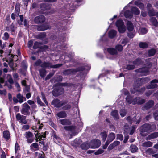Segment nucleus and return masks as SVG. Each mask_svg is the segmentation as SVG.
<instances>
[{
	"label": "nucleus",
	"mask_w": 158,
	"mask_h": 158,
	"mask_svg": "<svg viewBox=\"0 0 158 158\" xmlns=\"http://www.w3.org/2000/svg\"><path fill=\"white\" fill-rule=\"evenodd\" d=\"M156 129V126L155 124L145 123L140 127V130L141 132H146L148 134L153 131Z\"/></svg>",
	"instance_id": "1"
},
{
	"label": "nucleus",
	"mask_w": 158,
	"mask_h": 158,
	"mask_svg": "<svg viewBox=\"0 0 158 158\" xmlns=\"http://www.w3.org/2000/svg\"><path fill=\"white\" fill-rule=\"evenodd\" d=\"M126 100L129 104L132 103L133 104H141L144 102L143 99H141L139 97L137 98L132 100V98L130 96H127L126 98Z\"/></svg>",
	"instance_id": "2"
},
{
	"label": "nucleus",
	"mask_w": 158,
	"mask_h": 158,
	"mask_svg": "<svg viewBox=\"0 0 158 158\" xmlns=\"http://www.w3.org/2000/svg\"><path fill=\"white\" fill-rule=\"evenodd\" d=\"M116 25L118 28V30L119 32L121 33H124L126 30L125 26L124 25V22L121 20H118L116 22Z\"/></svg>",
	"instance_id": "3"
},
{
	"label": "nucleus",
	"mask_w": 158,
	"mask_h": 158,
	"mask_svg": "<svg viewBox=\"0 0 158 158\" xmlns=\"http://www.w3.org/2000/svg\"><path fill=\"white\" fill-rule=\"evenodd\" d=\"M62 65V64H58L52 65L51 63L49 62H45L42 63L41 67L44 68H56L60 67Z\"/></svg>",
	"instance_id": "4"
},
{
	"label": "nucleus",
	"mask_w": 158,
	"mask_h": 158,
	"mask_svg": "<svg viewBox=\"0 0 158 158\" xmlns=\"http://www.w3.org/2000/svg\"><path fill=\"white\" fill-rule=\"evenodd\" d=\"M22 108L21 110V113L25 115H29L30 114L29 110L30 107L26 103H24L22 105Z\"/></svg>",
	"instance_id": "5"
},
{
	"label": "nucleus",
	"mask_w": 158,
	"mask_h": 158,
	"mask_svg": "<svg viewBox=\"0 0 158 158\" xmlns=\"http://www.w3.org/2000/svg\"><path fill=\"white\" fill-rule=\"evenodd\" d=\"M24 135L27 139V143H31L34 141L35 138L33 134L30 131L26 132L24 134Z\"/></svg>",
	"instance_id": "6"
},
{
	"label": "nucleus",
	"mask_w": 158,
	"mask_h": 158,
	"mask_svg": "<svg viewBox=\"0 0 158 158\" xmlns=\"http://www.w3.org/2000/svg\"><path fill=\"white\" fill-rule=\"evenodd\" d=\"M90 148L95 149L98 147L101 144L100 140L98 139L92 140L89 143Z\"/></svg>",
	"instance_id": "7"
},
{
	"label": "nucleus",
	"mask_w": 158,
	"mask_h": 158,
	"mask_svg": "<svg viewBox=\"0 0 158 158\" xmlns=\"http://www.w3.org/2000/svg\"><path fill=\"white\" fill-rule=\"evenodd\" d=\"M14 55L11 54H8L6 58V61L8 63L11 68H13V57Z\"/></svg>",
	"instance_id": "8"
},
{
	"label": "nucleus",
	"mask_w": 158,
	"mask_h": 158,
	"mask_svg": "<svg viewBox=\"0 0 158 158\" xmlns=\"http://www.w3.org/2000/svg\"><path fill=\"white\" fill-rule=\"evenodd\" d=\"M64 128L66 131H70L71 133V135H75L77 134L75 127L74 126H65L64 127Z\"/></svg>",
	"instance_id": "9"
},
{
	"label": "nucleus",
	"mask_w": 158,
	"mask_h": 158,
	"mask_svg": "<svg viewBox=\"0 0 158 158\" xmlns=\"http://www.w3.org/2000/svg\"><path fill=\"white\" fill-rule=\"evenodd\" d=\"M64 92V89L62 88L58 89H55L52 92L53 95L55 96H57L63 94Z\"/></svg>",
	"instance_id": "10"
},
{
	"label": "nucleus",
	"mask_w": 158,
	"mask_h": 158,
	"mask_svg": "<svg viewBox=\"0 0 158 158\" xmlns=\"http://www.w3.org/2000/svg\"><path fill=\"white\" fill-rule=\"evenodd\" d=\"M136 71L139 73H140V74H138L140 75L141 76L146 75L148 73V69L147 67H143L139 69Z\"/></svg>",
	"instance_id": "11"
},
{
	"label": "nucleus",
	"mask_w": 158,
	"mask_h": 158,
	"mask_svg": "<svg viewBox=\"0 0 158 158\" xmlns=\"http://www.w3.org/2000/svg\"><path fill=\"white\" fill-rule=\"evenodd\" d=\"M157 83H158V80L155 79L152 80L151 82L150 85L147 87V89H149L157 87V85L156 84Z\"/></svg>",
	"instance_id": "12"
},
{
	"label": "nucleus",
	"mask_w": 158,
	"mask_h": 158,
	"mask_svg": "<svg viewBox=\"0 0 158 158\" xmlns=\"http://www.w3.org/2000/svg\"><path fill=\"white\" fill-rule=\"evenodd\" d=\"M45 17L43 15L37 16L34 19L35 22L37 23H43L45 21Z\"/></svg>",
	"instance_id": "13"
},
{
	"label": "nucleus",
	"mask_w": 158,
	"mask_h": 158,
	"mask_svg": "<svg viewBox=\"0 0 158 158\" xmlns=\"http://www.w3.org/2000/svg\"><path fill=\"white\" fill-rule=\"evenodd\" d=\"M134 4L137 6L142 10H143L144 8V5L143 3L141 2L140 0L135 1L134 2Z\"/></svg>",
	"instance_id": "14"
},
{
	"label": "nucleus",
	"mask_w": 158,
	"mask_h": 158,
	"mask_svg": "<svg viewBox=\"0 0 158 158\" xmlns=\"http://www.w3.org/2000/svg\"><path fill=\"white\" fill-rule=\"evenodd\" d=\"M145 90V88H142L139 90L137 88H135L133 89H131V91L132 93H135L136 91H137L138 92L139 94H141L144 92Z\"/></svg>",
	"instance_id": "15"
},
{
	"label": "nucleus",
	"mask_w": 158,
	"mask_h": 158,
	"mask_svg": "<svg viewBox=\"0 0 158 158\" xmlns=\"http://www.w3.org/2000/svg\"><path fill=\"white\" fill-rule=\"evenodd\" d=\"M127 27L128 30L129 31H132L134 29V26L132 23L130 21H128L127 23Z\"/></svg>",
	"instance_id": "16"
},
{
	"label": "nucleus",
	"mask_w": 158,
	"mask_h": 158,
	"mask_svg": "<svg viewBox=\"0 0 158 158\" xmlns=\"http://www.w3.org/2000/svg\"><path fill=\"white\" fill-rule=\"evenodd\" d=\"M59 123L63 125H68L71 124L70 121L68 119H61L60 120Z\"/></svg>",
	"instance_id": "17"
},
{
	"label": "nucleus",
	"mask_w": 158,
	"mask_h": 158,
	"mask_svg": "<svg viewBox=\"0 0 158 158\" xmlns=\"http://www.w3.org/2000/svg\"><path fill=\"white\" fill-rule=\"evenodd\" d=\"M120 142L118 141H115L112 143L110 144L108 147V149L111 150L113 149L115 147L118 145L120 144Z\"/></svg>",
	"instance_id": "18"
},
{
	"label": "nucleus",
	"mask_w": 158,
	"mask_h": 158,
	"mask_svg": "<svg viewBox=\"0 0 158 158\" xmlns=\"http://www.w3.org/2000/svg\"><path fill=\"white\" fill-rule=\"evenodd\" d=\"M53 102L58 107H61L66 103V101L60 102L58 100H55L53 101Z\"/></svg>",
	"instance_id": "19"
},
{
	"label": "nucleus",
	"mask_w": 158,
	"mask_h": 158,
	"mask_svg": "<svg viewBox=\"0 0 158 158\" xmlns=\"http://www.w3.org/2000/svg\"><path fill=\"white\" fill-rule=\"evenodd\" d=\"M51 27L48 25H41L38 26L37 27V29L39 31H42L50 29Z\"/></svg>",
	"instance_id": "20"
},
{
	"label": "nucleus",
	"mask_w": 158,
	"mask_h": 158,
	"mask_svg": "<svg viewBox=\"0 0 158 158\" xmlns=\"http://www.w3.org/2000/svg\"><path fill=\"white\" fill-rule=\"evenodd\" d=\"M115 137V134L113 133H111L108 135L107 140L106 141H108L110 143L114 139Z\"/></svg>",
	"instance_id": "21"
},
{
	"label": "nucleus",
	"mask_w": 158,
	"mask_h": 158,
	"mask_svg": "<svg viewBox=\"0 0 158 158\" xmlns=\"http://www.w3.org/2000/svg\"><path fill=\"white\" fill-rule=\"evenodd\" d=\"M158 137V132L152 133L149 135L147 137V140H150Z\"/></svg>",
	"instance_id": "22"
},
{
	"label": "nucleus",
	"mask_w": 158,
	"mask_h": 158,
	"mask_svg": "<svg viewBox=\"0 0 158 158\" xmlns=\"http://www.w3.org/2000/svg\"><path fill=\"white\" fill-rule=\"evenodd\" d=\"M111 115L115 119L117 120L119 118V114L118 111L116 110L112 111L111 113Z\"/></svg>",
	"instance_id": "23"
},
{
	"label": "nucleus",
	"mask_w": 158,
	"mask_h": 158,
	"mask_svg": "<svg viewBox=\"0 0 158 158\" xmlns=\"http://www.w3.org/2000/svg\"><path fill=\"white\" fill-rule=\"evenodd\" d=\"M151 24L155 27H157L158 22L155 17H151L149 19Z\"/></svg>",
	"instance_id": "24"
},
{
	"label": "nucleus",
	"mask_w": 158,
	"mask_h": 158,
	"mask_svg": "<svg viewBox=\"0 0 158 158\" xmlns=\"http://www.w3.org/2000/svg\"><path fill=\"white\" fill-rule=\"evenodd\" d=\"M108 52L111 55H115L118 54L116 50L113 48H110L107 49Z\"/></svg>",
	"instance_id": "25"
},
{
	"label": "nucleus",
	"mask_w": 158,
	"mask_h": 158,
	"mask_svg": "<svg viewBox=\"0 0 158 158\" xmlns=\"http://www.w3.org/2000/svg\"><path fill=\"white\" fill-rule=\"evenodd\" d=\"M31 149L35 151L38 150L39 149V147L37 143H32L30 146Z\"/></svg>",
	"instance_id": "26"
},
{
	"label": "nucleus",
	"mask_w": 158,
	"mask_h": 158,
	"mask_svg": "<svg viewBox=\"0 0 158 158\" xmlns=\"http://www.w3.org/2000/svg\"><path fill=\"white\" fill-rule=\"evenodd\" d=\"M16 96L18 99H19V102L20 103L23 102L24 100H26L25 98L19 93L17 94Z\"/></svg>",
	"instance_id": "27"
},
{
	"label": "nucleus",
	"mask_w": 158,
	"mask_h": 158,
	"mask_svg": "<svg viewBox=\"0 0 158 158\" xmlns=\"http://www.w3.org/2000/svg\"><path fill=\"white\" fill-rule=\"evenodd\" d=\"M131 11L132 14L135 15H139L140 13V10L137 7L133 6L131 8Z\"/></svg>",
	"instance_id": "28"
},
{
	"label": "nucleus",
	"mask_w": 158,
	"mask_h": 158,
	"mask_svg": "<svg viewBox=\"0 0 158 158\" xmlns=\"http://www.w3.org/2000/svg\"><path fill=\"white\" fill-rule=\"evenodd\" d=\"M81 148L83 150H87L90 148V144L85 142L82 143L80 146Z\"/></svg>",
	"instance_id": "29"
},
{
	"label": "nucleus",
	"mask_w": 158,
	"mask_h": 158,
	"mask_svg": "<svg viewBox=\"0 0 158 158\" xmlns=\"http://www.w3.org/2000/svg\"><path fill=\"white\" fill-rule=\"evenodd\" d=\"M56 115L58 117L61 118H64L66 117L67 114L65 112L62 111L56 114Z\"/></svg>",
	"instance_id": "30"
},
{
	"label": "nucleus",
	"mask_w": 158,
	"mask_h": 158,
	"mask_svg": "<svg viewBox=\"0 0 158 158\" xmlns=\"http://www.w3.org/2000/svg\"><path fill=\"white\" fill-rule=\"evenodd\" d=\"M124 16L126 18H131L133 15L131 12L129 10H127L124 12Z\"/></svg>",
	"instance_id": "31"
},
{
	"label": "nucleus",
	"mask_w": 158,
	"mask_h": 158,
	"mask_svg": "<svg viewBox=\"0 0 158 158\" xmlns=\"http://www.w3.org/2000/svg\"><path fill=\"white\" fill-rule=\"evenodd\" d=\"M76 71L74 69H70L66 70L63 72V73L65 75L72 74L74 72H76Z\"/></svg>",
	"instance_id": "32"
},
{
	"label": "nucleus",
	"mask_w": 158,
	"mask_h": 158,
	"mask_svg": "<svg viewBox=\"0 0 158 158\" xmlns=\"http://www.w3.org/2000/svg\"><path fill=\"white\" fill-rule=\"evenodd\" d=\"M154 104V101L152 100H150L146 103L145 106L146 109H148L152 107Z\"/></svg>",
	"instance_id": "33"
},
{
	"label": "nucleus",
	"mask_w": 158,
	"mask_h": 158,
	"mask_svg": "<svg viewBox=\"0 0 158 158\" xmlns=\"http://www.w3.org/2000/svg\"><path fill=\"white\" fill-rule=\"evenodd\" d=\"M81 142V140L78 139H76L72 143V145L75 147H77L79 145Z\"/></svg>",
	"instance_id": "34"
},
{
	"label": "nucleus",
	"mask_w": 158,
	"mask_h": 158,
	"mask_svg": "<svg viewBox=\"0 0 158 158\" xmlns=\"http://www.w3.org/2000/svg\"><path fill=\"white\" fill-rule=\"evenodd\" d=\"M116 32L114 30H110L109 32V36L110 38L114 37L116 36Z\"/></svg>",
	"instance_id": "35"
},
{
	"label": "nucleus",
	"mask_w": 158,
	"mask_h": 158,
	"mask_svg": "<svg viewBox=\"0 0 158 158\" xmlns=\"http://www.w3.org/2000/svg\"><path fill=\"white\" fill-rule=\"evenodd\" d=\"M54 141L56 143H60L61 142V139L60 138L57 136L56 134H54L53 135Z\"/></svg>",
	"instance_id": "36"
},
{
	"label": "nucleus",
	"mask_w": 158,
	"mask_h": 158,
	"mask_svg": "<svg viewBox=\"0 0 158 158\" xmlns=\"http://www.w3.org/2000/svg\"><path fill=\"white\" fill-rule=\"evenodd\" d=\"M47 132H44L43 133H42L41 134L40 133L38 134V138L40 140H43L44 139V138H45L46 137V134Z\"/></svg>",
	"instance_id": "37"
},
{
	"label": "nucleus",
	"mask_w": 158,
	"mask_h": 158,
	"mask_svg": "<svg viewBox=\"0 0 158 158\" xmlns=\"http://www.w3.org/2000/svg\"><path fill=\"white\" fill-rule=\"evenodd\" d=\"M152 144V142L148 141L143 143L142 144V146L145 147H151Z\"/></svg>",
	"instance_id": "38"
},
{
	"label": "nucleus",
	"mask_w": 158,
	"mask_h": 158,
	"mask_svg": "<svg viewBox=\"0 0 158 158\" xmlns=\"http://www.w3.org/2000/svg\"><path fill=\"white\" fill-rule=\"evenodd\" d=\"M3 136L5 139H8L10 137L9 131H4L3 132Z\"/></svg>",
	"instance_id": "39"
},
{
	"label": "nucleus",
	"mask_w": 158,
	"mask_h": 158,
	"mask_svg": "<svg viewBox=\"0 0 158 158\" xmlns=\"http://www.w3.org/2000/svg\"><path fill=\"white\" fill-rule=\"evenodd\" d=\"M6 78L7 81L10 85H11L13 83V81L11 75L9 74H7L6 76Z\"/></svg>",
	"instance_id": "40"
},
{
	"label": "nucleus",
	"mask_w": 158,
	"mask_h": 158,
	"mask_svg": "<svg viewBox=\"0 0 158 158\" xmlns=\"http://www.w3.org/2000/svg\"><path fill=\"white\" fill-rule=\"evenodd\" d=\"M130 149L131 152L132 153H134L137 152L138 150V148L135 145H131L130 147Z\"/></svg>",
	"instance_id": "41"
},
{
	"label": "nucleus",
	"mask_w": 158,
	"mask_h": 158,
	"mask_svg": "<svg viewBox=\"0 0 158 158\" xmlns=\"http://www.w3.org/2000/svg\"><path fill=\"white\" fill-rule=\"evenodd\" d=\"M155 13L156 12L153 8L151 9L150 10H148V15L150 17L155 16Z\"/></svg>",
	"instance_id": "42"
},
{
	"label": "nucleus",
	"mask_w": 158,
	"mask_h": 158,
	"mask_svg": "<svg viewBox=\"0 0 158 158\" xmlns=\"http://www.w3.org/2000/svg\"><path fill=\"white\" fill-rule=\"evenodd\" d=\"M139 32L140 35H142L146 34L147 32V30L144 28H140L139 30Z\"/></svg>",
	"instance_id": "43"
},
{
	"label": "nucleus",
	"mask_w": 158,
	"mask_h": 158,
	"mask_svg": "<svg viewBox=\"0 0 158 158\" xmlns=\"http://www.w3.org/2000/svg\"><path fill=\"white\" fill-rule=\"evenodd\" d=\"M40 75L42 77H44L46 74V71L45 69H42L39 70Z\"/></svg>",
	"instance_id": "44"
},
{
	"label": "nucleus",
	"mask_w": 158,
	"mask_h": 158,
	"mask_svg": "<svg viewBox=\"0 0 158 158\" xmlns=\"http://www.w3.org/2000/svg\"><path fill=\"white\" fill-rule=\"evenodd\" d=\"M139 47L143 48H146L148 47V45L147 43L144 42H141L139 44Z\"/></svg>",
	"instance_id": "45"
},
{
	"label": "nucleus",
	"mask_w": 158,
	"mask_h": 158,
	"mask_svg": "<svg viewBox=\"0 0 158 158\" xmlns=\"http://www.w3.org/2000/svg\"><path fill=\"white\" fill-rule=\"evenodd\" d=\"M100 135L103 140L104 141H105L107 136L106 132H104L102 133H101Z\"/></svg>",
	"instance_id": "46"
},
{
	"label": "nucleus",
	"mask_w": 158,
	"mask_h": 158,
	"mask_svg": "<svg viewBox=\"0 0 158 158\" xmlns=\"http://www.w3.org/2000/svg\"><path fill=\"white\" fill-rule=\"evenodd\" d=\"M120 114L122 117H124L126 114L127 112L125 109H121L120 111Z\"/></svg>",
	"instance_id": "47"
},
{
	"label": "nucleus",
	"mask_w": 158,
	"mask_h": 158,
	"mask_svg": "<svg viewBox=\"0 0 158 158\" xmlns=\"http://www.w3.org/2000/svg\"><path fill=\"white\" fill-rule=\"evenodd\" d=\"M22 117L20 120V122L21 123L26 124L27 123V122L26 120V116L23 115Z\"/></svg>",
	"instance_id": "48"
},
{
	"label": "nucleus",
	"mask_w": 158,
	"mask_h": 158,
	"mask_svg": "<svg viewBox=\"0 0 158 158\" xmlns=\"http://www.w3.org/2000/svg\"><path fill=\"white\" fill-rule=\"evenodd\" d=\"M156 53V51L154 49H152L148 51V55L149 56H153Z\"/></svg>",
	"instance_id": "49"
},
{
	"label": "nucleus",
	"mask_w": 158,
	"mask_h": 158,
	"mask_svg": "<svg viewBox=\"0 0 158 158\" xmlns=\"http://www.w3.org/2000/svg\"><path fill=\"white\" fill-rule=\"evenodd\" d=\"M115 48L118 51H121L123 49V47L121 45L118 44L116 46Z\"/></svg>",
	"instance_id": "50"
},
{
	"label": "nucleus",
	"mask_w": 158,
	"mask_h": 158,
	"mask_svg": "<svg viewBox=\"0 0 158 158\" xmlns=\"http://www.w3.org/2000/svg\"><path fill=\"white\" fill-rule=\"evenodd\" d=\"M121 44L123 45V46L125 45L128 42V39L127 38H124L121 40Z\"/></svg>",
	"instance_id": "51"
},
{
	"label": "nucleus",
	"mask_w": 158,
	"mask_h": 158,
	"mask_svg": "<svg viewBox=\"0 0 158 158\" xmlns=\"http://www.w3.org/2000/svg\"><path fill=\"white\" fill-rule=\"evenodd\" d=\"M40 43H38L37 42H35L34 43L33 48L34 49H35L39 48L40 46Z\"/></svg>",
	"instance_id": "52"
},
{
	"label": "nucleus",
	"mask_w": 158,
	"mask_h": 158,
	"mask_svg": "<svg viewBox=\"0 0 158 158\" xmlns=\"http://www.w3.org/2000/svg\"><path fill=\"white\" fill-rule=\"evenodd\" d=\"M153 116L155 120H158V110L156 111L153 113Z\"/></svg>",
	"instance_id": "53"
},
{
	"label": "nucleus",
	"mask_w": 158,
	"mask_h": 158,
	"mask_svg": "<svg viewBox=\"0 0 158 158\" xmlns=\"http://www.w3.org/2000/svg\"><path fill=\"white\" fill-rule=\"evenodd\" d=\"M36 99L37 102L38 104H39L40 106H44V104L41 102L40 98L39 97H37Z\"/></svg>",
	"instance_id": "54"
},
{
	"label": "nucleus",
	"mask_w": 158,
	"mask_h": 158,
	"mask_svg": "<svg viewBox=\"0 0 158 158\" xmlns=\"http://www.w3.org/2000/svg\"><path fill=\"white\" fill-rule=\"evenodd\" d=\"M15 154L17 153L18 151L19 150L20 148L18 144L16 143L15 147Z\"/></svg>",
	"instance_id": "55"
},
{
	"label": "nucleus",
	"mask_w": 158,
	"mask_h": 158,
	"mask_svg": "<svg viewBox=\"0 0 158 158\" xmlns=\"http://www.w3.org/2000/svg\"><path fill=\"white\" fill-rule=\"evenodd\" d=\"M10 30H11V31H15V30L16 28V27L15 26V25L13 23H12L10 27Z\"/></svg>",
	"instance_id": "56"
},
{
	"label": "nucleus",
	"mask_w": 158,
	"mask_h": 158,
	"mask_svg": "<svg viewBox=\"0 0 158 158\" xmlns=\"http://www.w3.org/2000/svg\"><path fill=\"white\" fill-rule=\"evenodd\" d=\"M9 37V35L8 33L5 32L4 35V36L2 37V39L4 40H8Z\"/></svg>",
	"instance_id": "57"
},
{
	"label": "nucleus",
	"mask_w": 158,
	"mask_h": 158,
	"mask_svg": "<svg viewBox=\"0 0 158 158\" xmlns=\"http://www.w3.org/2000/svg\"><path fill=\"white\" fill-rule=\"evenodd\" d=\"M42 62L39 59L34 64V65L36 66L40 65L42 64Z\"/></svg>",
	"instance_id": "58"
},
{
	"label": "nucleus",
	"mask_w": 158,
	"mask_h": 158,
	"mask_svg": "<svg viewBox=\"0 0 158 158\" xmlns=\"http://www.w3.org/2000/svg\"><path fill=\"white\" fill-rule=\"evenodd\" d=\"M135 33L134 32H131V31L129 32L128 34V36L130 38H133L135 35Z\"/></svg>",
	"instance_id": "59"
},
{
	"label": "nucleus",
	"mask_w": 158,
	"mask_h": 158,
	"mask_svg": "<svg viewBox=\"0 0 158 158\" xmlns=\"http://www.w3.org/2000/svg\"><path fill=\"white\" fill-rule=\"evenodd\" d=\"M146 153L148 154L154 153L153 151L152 148H149L146 151Z\"/></svg>",
	"instance_id": "60"
},
{
	"label": "nucleus",
	"mask_w": 158,
	"mask_h": 158,
	"mask_svg": "<svg viewBox=\"0 0 158 158\" xmlns=\"http://www.w3.org/2000/svg\"><path fill=\"white\" fill-rule=\"evenodd\" d=\"M141 63V60L140 59H137L133 62V64L135 65L139 64Z\"/></svg>",
	"instance_id": "61"
},
{
	"label": "nucleus",
	"mask_w": 158,
	"mask_h": 158,
	"mask_svg": "<svg viewBox=\"0 0 158 158\" xmlns=\"http://www.w3.org/2000/svg\"><path fill=\"white\" fill-rule=\"evenodd\" d=\"M127 120L128 121V122L130 124H131L133 123V121H134L135 118H134L133 120L131 119V118L130 116H128L126 118Z\"/></svg>",
	"instance_id": "62"
},
{
	"label": "nucleus",
	"mask_w": 158,
	"mask_h": 158,
	"mask_svg": "<svg viewBox=\"0 0 158 158\" xmlns=\"http://www.w3.org/2000/svg\"><path fill=\"white\" fill-rule=\"evenodd\" d=\"M117 139H119L120 140H123V135L121 134H117Z\"/></svg>",
	"instance_id": "63"
},
{
	"label": "nucleus",
	"mask_w": 158,
	"mask_h": 158,
	"mask_svg": "<svg viewBox=\"0 0 158 158\" xmlns=\"http://www.w3.org/2000/svg\"><path fill=\"white\" fill-rule=\"evenodd\" d=\"M38 158H47L46 156H45V155L44 153L43 152L41 153H40L39 154Z\"/></svg>",
	"instance_id": "64"
}]
</instances>
